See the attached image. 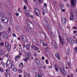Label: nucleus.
I'll return each mask as SVG.
<instances>
[{"mask_svg": "<svg viewBox=\"0 0 77 77\" xmlns=\"http://www.w3.org/2000/svg\"><path fill=\"white\" fill-rule=\"evenodd\" d=\"M43 23L45 26L47 27V29H50V33H51V36L54 37V34L52 33V32H51V26H50V25H48V23H47V22L46 21V20L45 19H43Z\"/></svg>", "mask_w": 77, "mask_h": 77, "instance_id": "obj_1", "label": "nucleus"}, {"mask_svg": "<svg viewBox=\"0 0 77 77\" xmlns=\"http://www.w3.org/2000/svg\"><path fill=\"white\" fill-rule=\"evenodd\" d=\"M59 39L60 40V41L62 45H63V44H65V40L64 39L62 38H61V36L60 35H59Z\"/></svg>", "mask_w": 77, "mask_h": 77, "instance_id": "obj_2", "label": "nucleus"}, {"mask_svg": "<svg viewBox=\"0 0 77 77\" xmlns=\"http://www.w3.org/2000/svg\"><path fill=\"white\" fill-rule=\"evenodd\" d=\"M45 50H46V52L44 54L46 56H48V55L50 54V51H49V49L47 47L45 48Z\"/></svg>", "mask_w": 77, "mask_h": 77, "instance_id": "obj_3", "label": "nucleus"}, {"mask_svg": "<svg viewBox=\"0 0 77 77\" xmlns=\"http://www.w3.org/2000/svg\"><path fill=\"white\" fill-rule=\"evenodd\" d=\"M60 70L61 71L62 74L63 75H66V71H65V69H63L62 68H60Z\"/></svg>", "mask_w": 77, "mask_h": 77, "instance_id": "obj_4", "label": "nucleus"}, {"mask_svg": "<svg viewBox=\"0 0 77 77\" xmlns=\"http://www.w3.org/2000/svg\"><path fill=\"white\" fill-rule=\"evenodd\" d=\"M35 11V15H36V16L37 17H39V14L40 13V12H39V10L37 8H36L35 9H34Z\"/></svg>", "mask_w": 77, "mask_h": 77, "instance_id": "obj_5", "label": "nucleus"}, {"mask_svg": "<svg viewBox=\"0 0 77 77\" xmlns=\"http://www.w3.org/2000/svg\"><path fill=\"white\" fill-rule=\"evenodd\" d=\"M1 20L2 22L4 23H7L8 22V19L6 17H3L1 19Z\"/></svg>", "mask_w": 77, "mask_h": 77, "instance_id": "obj_6", "label": "nucleus"}, {"mask_svg": "<svg viewBox=\"0 0 77 77\" xmlns=\"http://www.w3.org/2000/svg\"><path fill=\"white\" fill-rule=\"evenodd\" d=\"M27 25L29 27H30V29H32V26H33V24L31 23V22L30 21L28 20L27 21Z\"/></svg>", "mask_w": 77, "mask_h": 77, "instance_id": "obj_7", "label": "nucleus"}, {"mask_svg": "<svg viewBox=\"0 0 77 77\" xmlns=\"http://www.w3.org/2000/svg\"><path fill=\"white\" fill-rule=\"evenodd\" d=\"M31 48H32L33 50H36V51H38V50H39V48L35 46L34 45L31 46Z\"/></svg>", "mask_w": 77, "mask_h": 77, "instance_id": "obj_8", "label": "nucleus"}, {"mask_svg": "<svg viewBox=\"0 0 77 77\" xmlns=\"http://www.w3.org/2000/svg\"><path fill=\"white\" fill-rule=\"evenodd\" d=\"M31 56V53H30V52H29L26 54L25 56V57H27L29 59L30 57Z\"/></svg>", "mask_w": 77, "mask_h": 77, "instance_id": "obj_9", "label": "nucleus"}, {"mask_svg": "<svg viewBox=\"0 0 77 77\" xmlns=\"http://www.w3.org/2000/svg\"><path fill=\"white\" fill-rule=\"evenodd\" d=\"M25 14L27 17H30V13H29V11L28 10L26 11L25 12Z\"/></svg>", "mask_w": 77, "mask_h": 77, "instance_id": "obj_10", "label": "nucleus"}, {"mask_svg": "<svg viewBox=\"0 0 77 77\" xmlns=\"http://www.w3.org/2000/svg\"><path fill=\"white\" fill-rule=\"evenodd\" d=\"M63 24H65V23H66V19L64 17H62L61 18Z\"/></svg>", "mask_w": 77, "mask_h": 77, "instance_id": "obj_11", "label": "nucleus"}, {"mask_svg": "<svg viewBox=\"0 0 77 77\" xmlns=\"http://www.w3.org/2000/svg\"><path fill=\"white\" fill-rule=\"evenodd\" d=\"M51 44H52L53 46L54 47H56V48H57V45H56V43L54 41L52 40L51 41Z\"/></svg>", "mask_w": 77, "mask_h": 77, "instance_id": "obj_12", "label": "nucleus"}, {"mask_svg": "<svg viewBox=\"0 0 77 77\" xmlns=\"http://www.w3.org/2000/svg\"><path fill=\"white\" fill-rule=\"evenodd\" d=\"M69 43L70 44H74V40L72 38H69Z\"/></svg>", "mask_w": 77, "mask_h": 77, "instance_id": "obj_13", "label": "nucleus"}, {"mask_svg": "<svg viewBox=\"0 0 77 77\" xmlns=\"http://www.w3.org/2000/svg\"><path fill=\"white\" fill-rule=\"evenodd\" d=\"M71 5H72L73 8H74V5H75V2L74 0H71Z\"/></svg>", "mask_w": 77, "mask_h": 77, "instance_id": "obj_14", "label": "nucleus"}, {"mask_svg": "<svg viewBox=\"0 0 77 77\" xmlns=\"http://www.w3.org/2000/svg\"><path fill=\"white\" fill-rule=\"evenodd\" d=\"M35 62L36 63L37 65L38 63H40V62H39V59L38 58H35Z\"/></svg>", "mask_w": 77, "mask_h": 77, "instance_id": "obj_15", "label": "nucleus"}, {"mask_svg": "<svg viewBox=\"0 0 77 77\" xmlns=\"http://www.w3.org/2000/svg\"><path fill=\"white\" fill-rule=\"evenodd\" d=\"M37 65L38 66L39 68H42V63H41V62L38 63Z\"/></svg>", "mask_w": 77, "mask_h": 77, "instance_id": "obj_16", "label": "nucleus"}, {"mask_svg": "<svg viewBox=\"0 0 77 77\" xmlns=\"http://www.w3.org/2000/svg\"><path fill=\"white\" fill-rule=\"evenodd\" d=\"M55 56L58 59V60H60V57H59V54H55Z\"/></svg>", "mask_w": 77, "mask_h": 77, "instance_id": "obj_17", "label": "nucleus"}, {"mask_svg": "<svg viewBox=\"0 0 77 77\" xmlns=\"http://www.w3.org/2000/svg\"><path fill=\"white\" fill-rule=\"evenodd\" d=\"M0 16L1 17H5V14L4 13H0Z\"/></svg>", "mask_w": 77, "mask_h": 77, "instance_id": "obj_18", "label": "nucleus"}, {"mask_svg": "<svg viewBox=\"0 0 77 77\" xmlns=\"http://www.w3.org/2000/svg\"><path fill=\"white\" fill-rule=\"evenodd\" d=\"M25 38V36L24 35H21V38L22 39V40L24 41V38Z\"/></svg>", "mask_w": 77, "mask_h": 77, "instance_id": "obj_19", "label": "nucleus"}, {"mask_svg": "<svg viewBox=\"0 0 77 77\" xmlns=\"http://www.w3.org/2000/svg\"><path fill=\"white\" fill-rule=\"evenodd\" d=\"M55 68L56 71H58L59 69L57 68V65L56 64L55 65Z\"/></svg>", "mask_w": 77, "mask_h": 77, "instance_id": "obj_20", "label": "nucleus"}, {"mask_svg": "<svg viewBox=\"0 0 77 77\" xmlns=\"http://www.w3.org/2000/svg\"><path fill=\"white\" fill-rule=\"evenodd\" d=\"M18 57H19V56H16L15 57V60L16 61H17L18 60Z\"/></svg>", "mask_w": 77, "mask_h": 77, "instance_id": "obj_21", "label": "nucleus"}, {"mask_svg": "<svg viewBox=\"0 0 77 77\" xmlns=\"http://www.w3.org/2000/svg\"><path fill=\"white\" fill-rule=\"evenodd\" d=\"M35 44L39 46L40 45H39V42H38V41H36L35 42Z\"/></svg>", "mask_w": 77, "mask_h": 77, "instance_id": "obj_22", "label": "nucleus"}, {"mask_svg": "<svg viewBox=\"0 0 77 77\" xmlns=\"http://www.w3.org/2000/svg\"><path fill=\"white\" fill-rule=\"evenodd\" d=\"M11 47V46H10V45H9L8 46L7 49V50L8 51H9L10 50Z\"/></svg>", "mask_w": 77, "mask_h": 77, "instance_id": "obj_23", "label": "nucleus"}, {"mask_svg": "<svg viewBox=\"0 0 77 77\" xmlns=\"http://www.w3.org/2000/svg\"><path fill=\"white\" fill-rule=\"evenodd\" d=\"M30 47V45L29 44H28L26 45V48L27 49H29Z\"/></svg>", "mask_w": 77, "mask_h": 77, "instance_id": "obj_24", "label": "nucleus"}, {"mask_svg": "<svg viewBox=\"0 0 77 77\" xmlns=\"http://www.w3.org/2000/svg\"><path fill=\"white\" fill-rule=\"evenodd\" d=\"M6 63L8 65H9V64L11 63V61H10V60H7L6 62Z\"/></svg>", "mask_w": 77, "mask_h": 77, "instance_id": "obj_25", "label": "nucleus"}, {"mask_svg": "<svg viewBox=\"0 0 77 77\" xmlns=\"http://www.w3.org/2000/svg\"><path fill=\"white\" fill-rule=\"evenodd\" d=\"M42 44H43V46L44 47H46L47 46H48V45L46 43H44V42H42Z\"/></svg>", "mask_w": 77, "mask_h": 77, "instance_id": "obj_26", "label": "nucleus"}, {"mask_svg": "<svg viewBox=\"0 0 77 77\" xmlns=\"http://www.w3.org/2000/svg\"><path fill=\"white\" fill-rule=\"evenodd\" d=\"M73 19H74V16H70V20L73 21Z\"/></svg>", "mask_w": 77, "mask_h": 77, "instance_id": "obj_27", "label": "nucleus"}, {"mask_svg": "<svg viewBox=\"0 0 77 77\" xmlns=\"http://www.w3.org/2000/svg\"><path fill=\"white\" fill-rule=\"evenodd\" d=\"M3 52L2 50H0V55L2 56V55H3Z\"/></svg>", "mask_w": 77, "mask_h": 77, "instance_id": "obj_28", "label": "nucleus"}, {"mask_svg": "<svg viewBox=\"0 0 77 77\" xmlns=\"http://www.w3.org/2000/svg\"><path fill=\"white\" fill-rule=\"evenodd\" d=\"M29 59V58H28L26 57V58L24 59L23 60H24L25 62H27V61Z\"/></svg>", "mask_w": 77, "mask_h": 77, "instance_id": "obj_29", "label": "nucleus"}, {"mask_svg": "<svg viewBox=\"0 0 77 77\" xmlns=\"http://www.w3.org/2000/svg\"><path fill=\"white\" fill-rule=\"evenodd\" d=\"M5 45L6 46V47H8V46H9L8 45V42H6L5 43Z\"/></svg>", "mask_w": 77, "mask_h": 77, "instance_id": "obj_30", "label": "nucleus"}, {"mask_svg": "<svg viewBox=\"0 0 77 77\" xmlns=\"http://www.w3.org/2000/svg\"><path fill=\"white\" fill-rule=\"evenodd\" d=\"M4 38H6L7 39L8 38V35H4L3 36Z\"/></svg>", "mask_w": 77, "mask_h": 77, "instance_id": "obj_31", "label": "nucleus"}, {"mask_svg": "<svg viewBox=\"0 0 77 77\" xmlns=\"http://www.w3.org/2000/svg\"><path fill=\"white\" fill-rule=\"evenodd\" d=\"M18 71L19 72V73H22V71H21V69H18Z\"/></svg>", "mask_w": 77, "mask_h": 77, "instance_id": "obj_32", "label": "nucleus"}, {"mask_svg": "<svg viewBox=\"0 0 77 77\" xmlns=\"http://www.w3.org/2000/svg\"><path fill=\"white\" fill-rule=\"evenodd\" d=\"M13 71L14 72H16L17 71V68H14L13 69Z\"/></svg>", "mask_w": 77, "mask_h": 77, "instance_id": "obj_33", "label": "nucleus"}, {"mask_svg": "<svg viewBox=\"0 0 77 77\" xmlns=\"http://www.w3.org/2000/svg\"><path fill=\"white\" fill-rule=\"evenodd\" d=\"M42 76V75L41 74H38L37 75V76H36V77H41Z\"/></svg>", "mask_w": 77, "mask_h": 77, "instance_id": "obj_34", "label": "nucleus"}, {"mask_svg": "<svg viewBox=\"0 0 77 77\" xmlns=\"http://www.w3.org/2000/svg\"><path fill=\"white\" fill-rule=\"evenodd\" d=\"M74 13L72 12L70 13V17H74Z\"/></svg>", "mask_w": 77, "mask_h": 77, "instance_id": "obj_35", "label": "nucleus"}, {"mask_svg": "<svg viewBox=\"0 0 77 77\" xmlns=\"http://www.w3.org/2000/svg\"><path fill=\"white\" fill-rule=\"evenodd\" d=\"M47 12V11H46V10H43V14L44 15V13H46Z\"/></svg>", "mask_w": 77, "mask_h": 77, "instance_id": "obj_36", "label": "nucleus"}, {"mask_svg": "<svg viewBox=\"0 0 77 77\" xmlns=\"http://www.w3.org/2000/svg\"><path fill=\"white\" fill-rule=\"evenodd\" d=\"M59 7L60 9H62V8H63V6L62 5V4H61Z\"/></svg>", "mask_w": 77, "mask_h": 77, "instance_id": "obj_37", "label": "nucleus"}, {"mask_svg": "<svg viewBox=\"0 0 77 77\" xmlns=\"http://www.w3.org/2000/svg\"><path fill=\"white\" fill-rule=\"evenodd\" d=\"M74 50L75 51V52L77 53V47L75 48Z\"/></svg>", "mask_w": 77, "mask_h": 77, "instance_id": "obj_38", "label": "nucleus"}, {"mask_svg": "<svg viewBox=\"0 0 77 77\" xmlns=\"http://www.w3.org/2000/svg\"><path fill=\"white\" fill-rule=\"evenodd\" d=\"M70 52V51H69V49H68L67 50V54H69V53Z\"/></svg>", "mask_w": 77, "mask_h": 77, "instance_id": "obj_39", "label": "nucleus"}, {"mask_svg": "<svg viewBox=\"0 0 77 77\" xmlns=\"http://www.w3.org/2000/svg\"><path fill=\"white\" fill-rule=\"evenodd\" d=\"M0 45L2 46V47H3V46H4V43L2 42H1Z\"/></svg>", "mask_w": 77, "mask_h": 77, "instance_id": "obj_40", "label": "nucleus"}, {"mask_svg": "<svg viewBox=\"0 0 77 77\" xmlns=\"http://www.w3.org/2000/svg\"><path fill=\"white\" fill-rule=\"evenodd\" d=\"M34 55L35 57H36V56H37V54H36V52H35L34 53Z\"/></svg>", "mask_w": 77, "mask_h": 77, "instance_id": "obj_41", "label": "nucleus"}, {"mask_svg": "<svg viewBox=\"0 0 77 77\" xmlns=\"http://www.w3.org/2000/svg\"><path fill=\"white\" fill-rule=\"evenodd\" d=\"M23 9H24V10H26V9H27V7L24 5L23 7Z\"/></svg>", "mask_w": 77, "mask_h": 77, "instance_id": "obj_42", "label": "nucleus"}, {"mask_svg": "<svg viewBox=\"0 0 77 77\" xmlns=\"http://www.w3.org/2000/svg\"><path fill=\"white\" fill-rule=\"evenodd\" d=\"M43 34L45 35V39H46L47 38V35H46V34H45L44 33H43Z\"/></svg>", "mask_w": 77, "mask_h": 77, "instance_id": "obj_43", "label": "nucleus"}, {"mask_svg": "<svg viewBox=\"0 0 77 77\" xmlns=\"http://www.w3.org/2000/svg\"><path fill=\"white\" fill-rule=\"evenodd\" d=\"M10 71H9V69H6V72H7V73H9V72Z\"/></svg>", "mask_w": 77, "mask_h": 77, "instance_id": "obj_44", "label": "nucleus"}, {"mask_svg": "<svg viewBox=\"0 0 77 77\" xmlns=\"http://www.w3.org/2000/svg\"><path fill=\"white\" fill-rule=\"evenodd\" d=\"M19 57H20V56L22 55V54L21 53V52H20V51H19Z\"/></svg>", "mask_w": 77, "mask_h": 77, "instance_id": "obj_45", "label": "nucleus"}, {"mask_svg": "<svg viewBox=\"0 0 77 77\" xmlns=\"http://www.w3.org/2000/svg\"><path fill=\"white\" fill-rule=\"evenodd\" d=\"M6 76L7 77H10V75H9L8 74H6Z\"/></svg>", "mask_w": 77, "mask_h": 77, "instance_id": "obj_46", "label": "nucleus"}, {"mask_svg": "<svg viewBox=\"0 0 77 77\" xmlns=\"http://www.w3.org/2000/svg\"><path fill=\"white\" fill-rule=\"evenodd\" d=\"M19 29H20V27H17L16 28V29L17 30H19Z\"/></svg>", "mask_w": 77, "mask_h": 77, "instance_id": "obj_47", "label": "nucleus"}, {"mask_svg": "<svg viewBox=\"0 0 77 77\" xmlns=\"http://www.w3.org/2000/svg\"><path fill=\"white\" fill-rule=\"evenodd\" d=\"M11 28H8V31L9 32H8V33H9L10 32V31H11Z\"/></svg>", "mask_w": 77, "mask_h": 77, "instance_id": "obj_48", "label": "nucleus"}, {"mask_svg": "<svg viewBox=\"0 0 77 77\" xmlns=\"http://www.w3.org/2000/svg\"><path fill=\"white\" fill-rule=\"evenodd\" d=\"M15 46V47H14V49H16V48L17 47V44H14Z\"/></svg>", "mask_w": 77, "mask_h": 77, "instance_id": "obj_49", "label": "nucleus"}, {"mask_svg": "<svg viewBox=\"0 0 77 77\" xmlns=\"http://www.w3.org/2000/svg\"><path fill=\"white\" fill-rule=\"evenodd\" d=\"M15 15H16V16H17V17H18V15H19V13H16L15 14Z\"/></svg>", "mask_w": 77, "mask_h": 77, "instance_id": "obj_50", "label": "nucleus"}, {"mask_svg": "<svg viewBox=\"0 0 77 77\" xmlns=\"http://www.w3.org/2000/svg\"><path fill=\"white\" fill-rule=\"evenodd\" d=\"M73 29H74L75 30H76L77 29V27H76L75 26H74L73 27Z\"/></svg>", "mask_w": 77, "mask_h": 77, "instance_id": "obj_51", "label": "nucleus"}, {"mask_svg": "<svg viewBox=\"0 0 77 77\" xmlns=\"http://www.w3.org/2000/svg\"><path fill=\"white\" fill-rule=\"evenodd\" d=\"M25 2V3H26L27 5H28V3H27V0H24Z\"/></svg>", "mask_w": 77, "mask_h": 77, "instance_id": "obj_52", "label": "nucleus"}, {"mask_svg": "<svg viewBox=\"0 0 77 77\" xmlns=\"http://www.w3.org/2000/svg\"><path fill=\"white\" fill-rule=\"evenodd\" d=\"M52 67H53V66H48V68H52Z\"/></svg>", "mask_w": 77, "mask_h": 77, "instance_id": "obj_53", "label": "nucleus"}, {"mask_svg": "<svg viewBox=\"0 0 77 77\" xmlns=\"http://www.w3.org/2000/svg\"><path fill=\"white\" fill-rule=\"evenodd\" d=\"M48 60H46V62L47 64H48Z\"/></svg>", "mask_w": 77, "mask_h": 77, "instance_id": "obj_54", "label": "nucleus"}, {"mask_svg": "<svg viewBox=\"0 0 77 77\" xmlns=\"http://www.w3.org/2000/svg\"><path fill=\"white\" fill-rule=\"evenodd\" d=\"M67 63L68 64V65L69 66H71V65H70V63H69L67 62Z\"/></svg>", "mask_w": 77, "mask_h": 77, "instance_id": "obj_55", "label": "nucleus"}, {"mask_svg": "<svg viewBox=\"0 0 77 77\" xmlns=\"http://www.w3.org/2000/svg\"><path fill=\"white\" fill-rule=\"evenodd\" d=\"M5 56L7 57H9V55H8V54H6L5 55Z\"/></svg>", "mask_w": 77, "mask_h": 77, "instance_id": "obj_56", "label": "nucleus"}, {"mask_svg": "<svg viewBox=\"0 0 77 77\" xmlns=\"http://www.w3.org/2000/svg\"><path fill=\"white\" fill-rule=\"evenodd\" d=\"M0 71H1V72H3L4 70L3 69H0Z\"/></svg>", "mask_w": 77, "mask_h": 77, "instance_id": "obj_57", "label": "nucleus"}, {"mask_svg": "<svg viewBox=\"0 0 77 77\" xmlns=\"http://www.w3.org/2000/svg\"><path fill=\"white\" fill-rule=\"evenodd\" d=\"M11 66H13V67H14V64L12 63Z\"/></svg>", "mask_w": 77, "mask_h": 77, "instance_id": "obj_58", "label": "nucleus"}, {"mask_svg": "<svg viewBox=\"0 0 77 77\" xmlns=\"http://www.w3.org/2000/svg\"><path fill=\"white\" fill-rule=\"evenodd\" d=\"M27 77H31V76H30V75L29 74H28Z\"/></svg>", "mask_w": 77, "mask_h": 77, "instance_id": "obj_59", "label": "nucleus"}, {"mask_svg": "<svg viewBox=\"0 0 77 77\" xmlns=\"http://www.w3.org/2000/svg\"><path fill=\"white\" fill-rule=\"evenodd\" d=\"M0 6H1V7H2V6H3V4L2 3H1L0 4Z\"/></svg>", "mask_w": 77, "mask_h": 77, "instance_id": "obj_60", "label": "nucleus"}, {"mask_svg": "<svg viewBox=\"0 0 77 77\" xmlns=\"http://www.w3.org/2000/svg\"><path fill=\"white\" fill-rule=\"evenodd\" d=\"M12 35H13V36H14V37H16V35H15V34H13Z\"/></svg>", "mask_w": 77, "mask_h": 77, "instance_id": "obj_61", "label": "nucleus"}, {"mask_svg": "<svg viewBox=\"0 0 77 77\" xmlns=\"http://www.w3.org/2000/svg\"><path fill=\"white\" fill-rule=\"evenodd\" d=\"M42 60H44L45 59V58L44 57H42Z\"/></svg>", "mask_w": 77, "mask_h": 77, "instance_id": "obj_62", "label": "nucleus"}, {"mask_svg": "<svg viewBox=\"0 0 77 77\" xmlns=\"http://www.w3.org/2000/svg\"><path fill=\"white\" fill-rule=\"evenodd\" d=\"M75 42L76 44H77V39H76L75 41Z\"/></svg>", "mask_w": 77, "mask_h": 77, "instance_id": "obj_63", "label": "nucleus"}, {"mask_svg": "<svg viewBox=\"0 0 77 77\" xmlns=\"http://www.w3.org/2000/svg\"><path fill=\"white\" fill-rule=\"evenodd\" d=\"M44 5L45 6H47V4L46 3H45Z\"/></svg>", "mask_w": 77, "mask_h": 77, "instance_id": "obj_64", "label": "nucleus"}]
</instances>
